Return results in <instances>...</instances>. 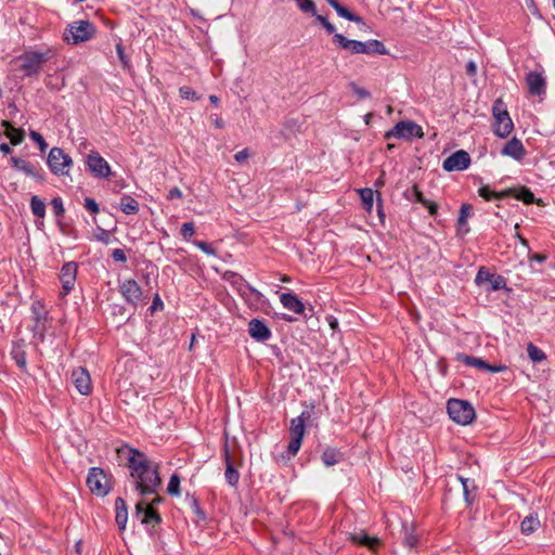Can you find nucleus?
I'll use <instances>...</instances> for the list:
<instances>
[{
    "instance_id": "nucleus-36",
    "label": "nucleus",
    "mask_w": 555,
    "mask_h": 555,
    "mask_svg": "<svg viewBox=\"0 0 555 555\" xmlns=\"http://www.w3.org/2000/svg\"><path fill=\"white\" fill-rule=\"evenodd\" d=\"M119 206L120 209L127 215L134 214L138 209L137 201L130 196H122Z\"/></svg>"
},
{
    "instance_id": "nucleus-63",
    "label": "nucleus",
    "mask_w": 555,
    "mask_h": 555,
    "mask_svg": "<svg viewBox=\"0 0 555 555\" xmlns=\"http://www.w3.org/2000/svg\"><path fill=\"white\" fill-rule=\"evenodd\" d=\"M466 69H467V74L470 76H475L477 73V66L473 61L468 62Z\"/></svg>"
},
{
    "instance_id": "nucleus-40",
    "label": "nucleus",
    "mask_w": 555,
    "mask_h": 555,
    "mask_svg": "<svg viewBox=\"0 0 555 555\" xmlns=\"http://www.w3.org/2000/svg\"><path fill=\"white\" fill-rule=\"evenodd\" d=\"M167 491L171 495H178L180 493V478L177 474H173L170 477L169 483L167 486Z\"/></svg>"
},
{
    "instance_id": "nucleus-52",
    "label": "nucleus",
    "mask_w": 555,
    "mask_h": 555,
    "mask_svg": "<svg viewBox=\"0 0 555 555\" xmlns=\"http://www.w3.org/2000/svg\"><path fill=\"white\" fill-rule=\"evenodd\" d=\"M195 245L206 254L216 255V250L212 248V246L209 243L197 241V242H195Z\"/></svg>"
},
{
    "instance_id": "nucleus-53",
    "label": "nucleus",
    "mask_w": 555,
    "mask_h": 555,
    "mask_svg": "<svg viewBox=\"0 0 555 555\" xmlns=\"http://www.w3.org/2000/svg\"><path fill=\"white\" fill-rule=\"evenodd\" d=\"M164 308V304L158 294L154 296L153 304L150 307V311L153 314L155 311L162 310Z\"/></svg>"
},
{
    "instance_id": "nucleus-30",
    "label": "nucleus",
    "mask_w": 555,
    "mask_h": 555,
    "mask_svg": "<svg viewBox=\"0 0 555 555\" xmlns=\"http://www.w3.org/2000/svg\"><path fill=\"white\" fill-rule=\"evenodd\" d=\"M30 209H31L33 215L38 218H43L46 216V204L37 195H34L30 198Z\"/></svg>"
},
{
    "instance_id": "nucleus-46",
    "label": "nucleus",
    "mask_w": 555,
    "mask_h": 555,
    "mask_svg": "<svg viewBox=\"0 0 555 555\" xmlns=\"http://www.w3.org/2000/svg\"><path fill=\"white\" fill-rule=\"evenodd\" d=\"M406 198H414L416 202L421 204H427V199L424 198L423 193L417 189L416 185L413 186L411 195L405 193Z\"/></svg>"
},
{
    "instance_id": "nucleus-38",
    "label": "nucleus",
    "mask_w": 555,
    "mask_h": 555,
    "mask_svg": "<svg viewBox=\"0 0 555 555\" xmlns=\"http://www.w3.org/2000/svg\"><path fill=\"white\" fill-rule=\"evenodd\" d=\"M26 176L33 177L39 181L43 180V176L41 175V168L33 165L29 162H26L25 165L22 167V170Z\"/></svg>"
},
{
    "instance_id": "nucleus-64",
    "label": "nucleus",
    "mask_w": 555,
    "mask_h": 555,
    "mask_svg": "<svg viewBox=\"0 0 555 555\" xmlns=\"http://www.w3.org/2000/svg\"><path fill=\"white\" fill-rule=\"evenodd\" d=\"M423 205L428 208L430 215L434 216L437 214L438 206L434 202L427 201V204H423Z\"/></svg>"
},
{
    "instance_id": "nucleus-22",
    "label": "nucleus",
    "mask_w": 555,
    "mask_h": 555,
    "mask_svg": "<svg viewBox=\"0 0 555 555\" xmlns=\"http://www.w3.org/2000/svg\"><path fill=\"white\" fill-rule=\"evenodd\" d=\"M281 302L286 309H288L297 314H304L305 305L298 299V297L295 294H292V293L282 294Z\"/></svg>"
},
{
    "instance_id": "nucleus-39",
    "label": "nucleus",
    "mask_w": 555,
    "mask_h": 555,
    "mask_svg": "<svg viewBox=\"0 0 555 555\" xmlns=\"http://www.w3.org/2000/svg\"><path fill=\"white\" fill-rule=\"evenodd\" d=\"M405 529V538L404 542L408 546L414 547L418 542V537L414 533V525L411 524V528L409 529L408 525H403Z\"/></svg>"
},
{
    "instance_id": "nucleus-18",
    "label": "nucleus",
    "mask_w": 555,
    "mask_h": 555,
    "mask_svg": "<svg viewBox=\"0 0 555 555\" xmlns=\"http://www.w3.org/2000/svg\"><path fill=\"white\" fill-rule=\"evenodd\" d=\"M526 82L531 94L540 95L545 92L546 81L542 74L537 72H530L526 76Z\"/></svg>"
},
{
    "instance_id": "nucleus-31",
    "label": "nucleus",
    "mask_w": 555,
    "mask_h": 555,
    "mask_svg": "<svg viewBox=\"0 0 555 555\" xmlns=\"http://www.w3.org/2000/svg\"><path fill=\"white\" fill-rule=\"evenodd\" d=\"M539 526H540V520L538 519V517L530 515V516H527L521 521V531L525 534H530L533 531H535L539 528Z\"/></svg>"
},
{
    "instance_id": "nucleus-17",
    "label": "nucleus",
    "mask_w": 555,
    "mask_h": 555,
    "mask_svg": "<svg viewBox=\"0 0 555 555\" xmlns=\"http://www.w3.org/2000/svg\"><path fill=\"white\" fill-rule=\"evenodd\" d=\"M509 195H513L515 198L522 201L525 204H531V203L535 202L538 205H541V203H542L541 199L535 201L533 193L525 186L520 188V189H508V190L501 192V194H496L495 196L496 197H505V196H509Z\"/></svg>"
},
{
    "instance_id": "nucleus-21",
    "label": "nucleus",
    "mask_w": 555,
    "mask_h": 555,
    "mask_svg": "<svg viewBox=\"0 0 555 555\" xmlns=\"http://www.w3.org/2000/svg\"><path fill=\"white\" fill-rule=\"evenodd\" d=\"M502 154L520 160L526 155V150L519 139L513 138L504 145Z\"/></svg>"
},
{
    "instance_id": "nucleus-13",
    "label": "nucleus",
    "mask_w": 555,
    "mask_h": 555,
    "mask_svg": "<svg viewBox=\"0 0 555 555\" xmlns=\"http://www.w3.org/2000/svg\"><path fill=\"white\" fill-rule=\"evenodd\" d=\"M457 359L467 365L477 367L479 370H486L492 373L503 372L506 370L505 365H491L487 363L485 360L472 356L459 354Z\"/></svg>"
},
{
    "instance_id": "nucleus-59",
    "label": "nucleus",
    "mask_w": 555,
    "mask_h": 555,
    "mask_svg": "<svg viewBox=\"0 0 555 555\" xmlns=\"http://www.w3.org/2000/svg\"><path fill=\"white\" fill-rule=\"evenodd\" d=\"M249 157V152L247 149L243 150V151H240L237 152L235 155H234V158L237 163H244L247 158Z\"/></svg>"
},
{
    "instance_id": "nucleus-42",
    "label": "nucleus",
    "mask_w": 555,
    "mask_h": 555,
    "mask_svg": "<svg viewBox=\"0 0 555 555\" xmlns=\"http://www.w3.org/2000/svg\"><path fill=\"white\" fill-rule=\"evenodd\" d=\"M195 233V228L193 222H185L181 227V235L183 238L189 240Z\"/></svg>"
},
{
    "instance_id": "nucleus-10",
    "label": "nucleus",
    "mask_w": 555,
    "mask_h": 555,
    "mask_svg": "<svg viewBox=\"0 0 555 555\" xmlns=\"http://www.w3.org/2000/svg\"><path fill=\"white\" fill-rule=\"evenodd\" d=\"M86 165L96 178L106 179L112 175L111 166L96 151H91L88 154Z\"/></svg>"
},
{
    "instance_id": "nucleus-29",
    "label": "nucleus",
    "mask_w": 555,
    "mask_h": 555,
    "mask_svg": "<svg viewBox=\"0 0 555 555\" xmlns=\"http://www.w3.org/2000/svg\"><path fill=\"white\" fill-rule=\"evenodd\" d=\"M126 380L120 384L119 398L126 405H134L137 402L138 392L132 388H125Z\"/></svg>"
},
{
    "instance_id": "nucleus-4",
    "label": "nucleus",
    "mask_w": 555,
    "mask_h": 555,
    "mask_svg": "<svg viewBox=\"0 0 555 555\" xmlns=\"http://www.w3.org/2000/svg\"><path fill=\"white\" fill-rule=\"evenodd\" d=\"M52 57V52L50 50L40 52V51H30L25 52L20 59L22 61L21 70L24 72V75L27 77L36 76L42 69L44 63H47Z\"/></svg>"
},
{
    "instance_id": "nucleus-26",
    "label": "nucleus",
    "mask_w": 555,
    "mask_h": 555,
    "mask_svg": "<svg viewBox=\"0 0 555 555\" xmlns=\"http://www.w3.org/2000/svg\"><path fill=\"white\" fill-rule=\"evenodd\" d=\"M116 524L120 530H124L128 520L127 505L124 499L117 498L115 501Z\"/></svg>"
},
{
    "instance_id": "nucleus-9",
    "label": "nucleus",
    "mask_w": 555,
    "mask_h": 555,
    "mask_svg": "<svg viewBox=\"0 0 555 555\" xmlns=\"http://www.w3.org/2000/svg\"><path fill=\"white\" fill-rule=\"evenodd\" d=\"M387 138L396 137L398 139L409 140L412 137L423 138L424 132L421 126L411 120L399 121L391 131L386 133Z\"/></svg>"
},
{
    "instance_id": "nucleus-61",
    "label": "nucleus",
    "mask_w": 555,
    "mask_h": 555,
    "mask_svg": "<svg viewBox=\"0 0 555 555\" xmlns=\"http://www.w3.org/2000/svg\"><path fill=\"white\" fill-rule=\"evenodd\" d=\"M96 238L107 244L109 240V234L107 231L99 229V234H96Z\"/></svg>"
},
{
    "instance_id": "nucleus-44",
    "label": "nucleus",
    "mask_w": 555,
    "mask_h": 555,
    "mask_svg": "<svg viewBox=\"0 0 555 555\" xmlns=\"http://www.w3.org/2000/svg\"><path fill=\"white\" fill-rule=\"evenodd\" d=\"M52 209L56 216H62L65 212L63 201L61 197H54L51 202Z\"/></svg>"
},
{
    "instance_id": "nucleus-55",
    "label": "nucleus",
    "mask_w": 555,
    "mask_h": 555,
    "mask_svg": "<svg viewBox=\"0 0 555 555\" xmlns=\"http://www.w3.org/2000/svg\"><path fill=\"white\" fill-rule=\"evenodd\" d=\"M496 194V192L490 191L488 186H482L479 189V195L487 201H489L491 197L498 198L495 196Z\"/></svg>"
},
{
    "instance_id": "nucleus-56",
    "label": "nucleus",
    "mask_w": 555,
    "mask_h": 555,
    "mask_svg": "<svg viewBox=\"0 0 555 555\" xmlns=\"http://www.w3.org/2000/svg\"><path fill=\"white\" fill-rule=\"evenodd\" d=\"M116 50H117V54H118V57H119V60H120V62H121L122 66H124L125 68H127L129 65H128V60H127V57H126V54H125V51H124L122 46H121L120 43H118V44L116 46Z\"/></svg>"
},
{
    "instance_id": "nucleus-48",
    "label": "nucleus",
    "mask_w": 555,
    "mask_h": 555,
    "mask_svg": "<svg viewBox=\"0 0 555 555\" xmlns=\"http://www.w3.org/2000/svg\"><path fill=\"white\" fill-rule=\"evenodd\" d=\"M489 282L491 284V289L492 291H499V289L505 287V281L500 275H493L492 279Z\"/></svg>"
},
{
    "instance_id": "nucleus-49",
    "label": "nucleus",
    "mask_w": 555,
    "mask_h": 555,
    "mask_svg": "<svg viewBox=\"0 0 555 555\" xmlns=\"http://www.w3.org/2000/svg\"><path fill=\"white\" fill-rule=\"evenodd\" d=\"M30 138L36 142L38 143L39 145V149L41 152H44L46 149L48 147V144L46 143L43 137L37 132V131H31L30 132Z\"/></svg>"
},
{
    "instance_id": "nucleus-1",
    "label": "nucleus",
    "mask_w": 555,
    "mask_h": 555,
    "mask_svg": "<svg viewBox=\"0 0 555 555\" xmlns=\"http://www.w3.org/2000/svg\"><path fill=\"white\" fill-rule=\"evenodd\" d=\"M159 487L158 464L150 461L141 453V494L156 493Z\"/></svg>"
},
{
    "instance_id": "nucleus-62",
    "label": "nucleus",
    "mask_w": 555,
    "mask_h": 555,
    "mask_svg": "<svg viewBox=\"0 0 555 555\" xmlns=\"http://www.w3.org/2000/svg\"><path fill=\"white\" fill-rule=\"evenodd\" d=\"M181 197H182V192L178 188H173L169 191V194H168L169 199L181 198Z\"/></svg>"
},
{
    "instance_id": "nucleus-54",
    "label": "nucleus",
    "mask_w": 555,
    "mask_h": 555,
    "mask_svg": "<svg viewBox=\"0 0 555 555\" xmlns=\"http://www.w3.org/2000/svg\"><path fill=\"white\" fill-rule=\"evenodd\" d=\"M352 91L360 98V99H366L370 96V92L365 90L364 88L358 87L354 83L350 85Z\"/></svg>"
},
{
    "instance_id": "nucleus-5",
    "label": "nucleus",
    "mask_w": 555,
    "mask_h": 555,
    "mask_svg": "<svg viewBox=\"0 0 555 555\" xmlns=\"http://www.w3.org/2000/svg\"><path fill=\"white\" fill-rule=\"evenodd\" d=\"M494 118V133L500 138H506L514 129V124L502 99H496L492 107Z\"/></svg>"
},
{
    "instance_id": "nucleus-14",
    "label": "nucleus",
    "mask_w": 555,
    "mask_h": 555,
    "mask_svg": "<svg viewBox=\"0 0 555 555\" xmlns=\"http://www.w3.org/2000/svg\"><path fill=\"white\" fill-rule=\"evenodd\" d=\"M72 377L76 389L81 395L87 396L91 392V378L85 369L78 367L77 370H74Z\"/></svg>"
},
{
    "instance_id": "nucleus-51",
    "label": "nucleus",
    "mask_w": 555,
    "mask_h": 555,
    "mask_svg": "<svg viewBox=\"0 0 555 555\" xmlns=\"http://www.w3.org/2000/svg\"><path fill=\"white\" fill-rule=\"evenodd\" d=\"M85 208L87 210L91 211L92 214H98L99 212V205H98V203L93 198H90V197H86L85 198Z\"/></svg>"
},
{
    "instance_id": "nucleus-57",
    "label": "nucleus",
    "mask_w": 555,
    "mask_h": 555,
    "mask_svg": "<svg viewBox=\"0 0 555 555\" xmlns=\"http://www.w3.org/2000/svg\"><path fill=\"white\" fill-rule=\"evenodd\" d=\"M112 257L115 261H118V262H124L126 261V255H125V251L122 249H119V248H116L113 250L112 253Z\"/></svg>"
},
{
    "instance_id": "nucleus-7",
    "label": "nucleus",
    "mask_w": 555,
    "mask_h": 555,
    "mask_svg": "<svg viewBox=\"0 0 555 555\" xmlns=\"http://www.w3.org/2000/svg\"><path fill=\"white\" fill-rule=\"evenodd\" d=\"M117 456L120 464L128 466L131 469V476L133 478V487L139 490V451L128 446H122L117 449Z\"/></svg>"
},
{
    "instance_id": "nucleus-45",
    "label": "nucleus",
    "mask_w": 555,
    "mask_h": 555,
    "mask_svg": "<svg viewBox=\"0 0 555 555\" xmlns=\"http://www.w3.org/2000/svg\"><path fill=\"white\" fill-rule=\"evenodd\" d=\"M179 92L180 95L186 100L197 101L199 99V96L196 95V92L190 87H181Z\"/></svg>"
},
{
    "instance_id": "nucleus-32",
    "label": "nucleus",
    "mask_w": 555,
    "mask_h": 555,
    "mask_svg": "<svg viewBox=\"0 0 555 555\" xmlns=\"http://www.w3.org/2000/svg\"><path fill=\"white\" fill-rule=\"evenodd\" d=\"M340 457L341 453L337 449L333 448H327L322 454V461L326 466L335 465Z\"/></svg>"
},
{
    "instance_id": "nucleus-37",
    "label": "nucleus",
    "mask_w": 555,
    "mask_h": 555,
    "mask_svg": "<svg viewBox=\"0 0 555 555\" xmlns=\"http://www.w3.org/2000/svg\"><path fill=\"white\" fill-rule=\"evenodd\" d=\"M365 46L367 49L366 54H380V55L387 54V49L378 40H370V41L365 42Z\"/></svg>"
},
{
    "instance_id": "nucleus-27",
    "label": "nucleus",
    "mask_w": 555,
    "mask_h": 555,
    "mask_svg": "<svg viewBox=\"0 0 555 555\" xmlns=\"http://www.w3.org/2000/svg\"><path fill=\"white\" fill-rule=\"evenodd\" d=\"M143 505L144 502L141 501V514H143V519H141V522L145 525H152L153 527L155 525H158L160 522V516L158 515V513L154 509L152 505Z\"/></svg>"
},
{
    "instance_id": "nucleus-6",
    "label": "nucleus",
    "mask_w": 555,
    "mask_h": 555,
    "mask_svg": "<svg viewBox=\"0 0 555 555\" xmlns=\"http://www.w3.org/2000/svg\"><path fill=\"white\" fill-rule=\"evenodd\" d=\"M50 170L57 176L68 173L66 168L73 165V159L60 147H52L47 159Z\"/></svg>"
},
{
    "instance_id": "nucleus-35",
    "label": "nucleus",
    "mask_w": 555,
    "mask_h": 555,
    "mask_svg": "<svg viewBox=\"0 0 555 555\" xmlns=\"http://www.w3.org/2000/svg\"><path fill=\"white\" fill-rule=\"evenodd\" d=\"M527 352L530 360L534 363L542 362L546 359L544 351L534 346L532 343L528 344Z\"/></svg>"
},
{
    "instance_id": "nucleus-60",
    "label": "nucleus",
    "mask_w": 555,
    "mask_h": 555,
    "mask_svg": "<svg viewBox=\"0 0 555 555\" xmlns=\"http://www.w3.org/2000/svg\"><path fill=\"white\" fill-rule=\"evenodd\" d=\"M26 162L27 160L20 158V157L11 158V163H12L13 167L20 171L22 170V167L25 165Z\"/></svg>"
},
{
    "instance_id": "nucleus-11",
    "label": "nucleus",
    "mask_w": 555,
    "mask_h": 555,
    "mask_svg": "<svg viewBox=\"0 0 555 555\" xmlns=\"http://www.w3.org/2000/svg\"><path fill=\"white\" fill-rule=\"evenodd\" d=\"M470 165L469 154L463 150H460L443 162V169L447 171L464 170Z\"/></svg>"
},
{
    "instance_id": "nucleus-24",
    "label": "nucleus",
    "mask_w": 555,
    "mask_h": 555,
    "mask_svg": "<svg viewBox=\"0 0 555 555\" xmlns=\"http://www.w3.org/2000/svg\"><path fill=\"white\" fill-rule=\"evenodd\" d=\"M337 12V14L344 18H347L351 22H356L360 24L363 28L366 27L361 16L353 14L347 8L340 5L337 0H326Z\"/></svg>"
},
{
    "instance_id": "nucleus-34",
    "label": "nucleus",
    "mask_w": 555,
    "mask_h": 555,
    "mask_svg": "<svg viewBox=\"0 0 555 555\" xmlns=\"http://www.w3.org/2000/svg\"><path fill=\"white\" fill-rule=\"evenodd\" d=\"M358 193L361 196L362 203L364 205V208L367 212L372 211L373 208V201H374V192L372 189L365 188V189H359Z\"/></svg>"
},
{
    "instance_id": "nucleus-43",
    "label": "nucleus",
    "mask_w": 555,
    "mask_h": 555,
    "mask_svg": "<svg viewBox=\"0 0 555 555\" xmlns=\"http://www.w3.org/2000/svg\"><path fill=\"white\" fill-rule=\"evenodd\" d=\"M301 440L300 438H297V437H292L289 443H288V447H287V452L289 455H295L298 450L300 449V446H301Z\"/></svg>"
},
{
    "instance_id": "nucleus-50",
    "label": "nucleus",
    "mask_w": 555,
    "mask_h": 555,
    "mask_svg": "<svg viewBox=\"0 0 555 555\" xmlns=\"http://www.w3.org/2000/svg\"><path fill=\"white\" fill-rule=\"evenodd\" d=\"M31 310L37 323L41 322L44 319L46 312L43 311V308L39 304L33 305Z\"/></svg>"
},
{
    "instance_id": "nucleus-47",
    "label": "nucleus",
    "mask_w": 555,
    "mask_h": 555,
    "mask_svg": "<svg viewBox=\"0 0 555 555\" xmlns=\"http://www.w3.org/2000/svg\"><path fill=\"white\" fill-rule=\"evenodd\" d=\"M492 276L493 274L489 273L485 268H480L475 281L478 285H480L483 282H489L492 279Z\"/></svg>"
},
{
    "instance_id": "nucleus-58",
    "label": "nucleus",
    "mask_w": 555,
    "mask_h": 555,
    "mask_svg": "<svg viewBox=\"0 0 555 555\" xmlns=\"http://www.w3.org/2000/svg\"><path fill=\"white\" fill-rule=\"evenodd\" d=\"M460 480H461V482H462V485H463L465 501H466L468 504H472L473 499H472V498H470V495H469V490H468V486H467V479H466V478H463V477H460Z\"/></svg>"
},
{
    "instance_id": "nucleus-2",
    "label": "nucleus",
    "mask_w": 555,
    "mask_h": 555,
    "mask_svg": "<svg viewBox=\"0 0 555 555\" xmlns=\"http://www.w3.org/2000/svg\"><path fill=\"white\" fill-rule=\"evenodd\" d=\"M94 25L88 20H79L70 23L64 31V40L69 44H78L93 38Z\"/></svg>"
},
{
    "instance_id": "nucleus-8",
    "label": "nucleus",
    "mask_w": 555,
    "mask_h": 555,
    "mask_svg": "<svg viewBox=\"0 0 555 555\" xmlns=\"http://www.w3.org/2000/svg\"><path fill=\"white\" fill-rule=\"evenodd\" d=\"M90 491L98 496H105L109 492V481L103 469L92 467L87 477Z\"/></svg>"
},
{
    "instance_id": "nucleus-25",
    "label": "nucleus",
    "mask_w": 555,
    "mask_h": 555,
    "mask_svg": "<svg viewBox=\"0 0 555 555\" xmlns=\"http://www.w3.org/2000/svg\"><path fill=\"white\" fill-rule=\"evenodd\" d=\"M224 462H225V479L229 485L236 486L240 479L238 472L234 468L233 462L230 457L228 448H224Z\"/></svg>"
},
{
    "instance_id": "nucleus-3",
    "label": "nucleus",
    "mask_w": 555,
    "mask_h": 555,
    "mask_svg": "<svg viewBox=\"0 0 555 555\" xmlns=\"http://www.w3.org/2000/svg\"><path fill=\"white\" fill-rule=\"evenodd\" d=\"M447 410L451 420L460 425H469L476 417L475 409L466 400L450 399Z\"/></svg>"
},
{
    "instance_id": "nucleus-41",
    "label": "nucleus",
    "mask_w": 555,
    "mask_h": 555,
    "mask_svg": "<svg viewBox=\"0 0 555 555\" xmlns=\"http://www.w3.org/2000/svg\"><path fill=\"white\" fill-rule=\"evenodd\" d=\"M12 357L15 361V363L21 367V369H26V353L23 351V350H13L12 351Z\"/></svg>"
},
{
    "instance_id": "nucleus-12",
    "label": "nucleus",
    "mask_w": 555,
    "mask_h": 555,
    "mask_svg": "<svg viewBox=\"0 0 555 555\" xmlns=\"http://www.w3.org/2000/svg\"><path fill=\"white\" fill-rule=\"evenodd\" d=\"M77 275V263L76 262H67L65 263L60 273V280L62 282L63 295L66 296L75 285Z\"/></svg>"
},
{
    "instance_id": "nucleus-19",
    "label": "nucleus",
    "mask_w": 555,
    "mask_h": 555,
    "mask_svg": "<svg viewBox=\"0 0 555 555\" xmlns=\"http://www.w3.org/2000/svg\"><path fill=\"white\" fill-rule=\"evenodd\" d=\"M248 333L254 339L259 341H264L271 336V332L268 326L258 319L249 321Z\"/></svg>"
},
{
    "instance_id": "nucleus-23",
    "label": "nucleus",
    "mask_w": 555,
    "mask_h": 555,
    "mask_svg": "<svg viewBox=\"0 0 555 555\" xmlns=\"http://www.w3.org/2000/svg\"><path fill=\"white\" fill-rule=\"evenodd\" d=\"M2 127L4 128V134L9 138L10 142L13 145H18L23 142L25 138V132L23 129L15 128L10 121L3 120Z\"/></svg>"
},
{
    "instance_id": "nucleus-33",
    "label": "nucleus",
    "mask_w": 555,
    "mask_h": 555,
    "mask_svg": "<svg viewBox=\"0 0 555 555\" xmlns=\"http://www.w3.org/2000/svg\"><path fill=\"white\" fill-rule=\"evenodd\" d=\"M305 434V418L301 416L292 420L291 422V435L302 439Z\"/></svg>"
},
{
    "instance_id": "nucleus-28",
    "label": "nucleus",
    "mask_w": 555,
    "mask_h": 555,
    "mask_svg": "<svg viewBox=\"0 0 555 555\" xmlns=\"http://www.w3.org/2000/svg\"><path fill=\"white\" fill-rule=\"evenodd\" d=\"M473 207L470 204H463L461 206L460 216L457 219V230L459 232H462L466 234L468 232L467 228V219L472 215Z\"/></svg>"
},
{
    "instance_id": "nucleus-16",
    "label": "nucleus",
    "mask_w": 555,
    "mask_h": 555,
    "mask_svg": "<svg viewBox=\"0 0 555 555\" xmlns=\"http://www.w3.org/2000/svg\"><path fill=\"white\" fill-rule=\"evenodd\" d=\"M334 41L337 42L343 49L348 50L353 54H366L367 52L365 42L349 40L341 34H335Z\"/></svg>"
},
{
    "instance_id": "nucleus-20",
    "label": "nucleus",
    "mask_w": 555,
    "mask_h": 555,
    "mask_svg": "<svg viewBox=\"0 0 555 555\" xmlns=\"http://www.w3.org/2000/svg\"><path fill=\"white\" fill-rule=\"evenodd\" d=\"M351 542L366 546L370 551L376 552V547L380 544V540L376 537H369L364 530L350 533Z\"/></svg>"
},
{
    "instance_id": "nucleus-15",
    "label": "nucleus",
    "mask_w": 555,
    "mask_h": 555,
    "mask_svg": "<svg viewBox=\"0 0 555 555\" xmlns=\"http://www.w3.org/2000/svg\"><path fill=\"white\" fill-rule=\"evenodd\" d=\"M120 293L129 304H131L134 308L137 307L139 302V284L135 280H125L120 284Z\"/></svg>"
}]
</instances>
